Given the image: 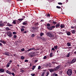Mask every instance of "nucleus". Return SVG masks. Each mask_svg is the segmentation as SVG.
I'll return each instance as SVG.
<instances>
[{
    "instance_id": "7ed1b4c3",
    "label": "nucleus",
    "mask_w": 76,
    "mask_h": 76,
    "mask_svg": "<svg viewBox=\"0 0 76 76\" xmlns=\"http://www.w3.org/2000/svg\"><path fill=\"white\" fill-rule=\"evenodd\" d=\"M29 54L30 57H35L36 56V53L35 52H30Z\"/></svg>"
},
{
    "instance_id": "338daca9",
    "label": "nucleus",
    "mask_w": 76,
    "mask_h": 76,
    "mask_svg": "<svg viewBox=\"0 0 76 76\" xmlns=\"http://www.w3.org/2000/svg\"><path fill=\"white\" fill-rule=\"evenodd\" d=\"M3 40H0V42H3Z\"/></svg>"
},
{
    "instance_id": "f8f14e48",
    "label": "nucleus",
    "mask_w": 76,
    "mask_h": 76,
    "mask_svg": "<svg viewBox=\"0 0 76 76\" xmlns=\"http://www.w3.org/2000/svg\"><path fill=\"white\" fill-rule=\"evenodd\" d=\"M46 26H47V28L48 30V28H50V24L49 23H48L47 24Z\"/></svg>"
},
{
    "instance_id": "a878e982",
    "label": "nucleus",
    "mask_w": 76,
    "mask_h": 76,
    "mask_svg": "<svg viewBox=\"0 0 76 76\" xmlns=\"http://www.w3.org/2000/svg\"><path fill=\"white\" fill-rule=\"evenodd\" d=\"M70 53L69 52L68 53L67 55L66 56L67 57H70Z\"/></svg>"
},
{
    "instance_id": "cd10ccee",
    "label": "nucleus",
    "mask_w": 76,
    "mask_h": 76,
    "mask_svg": "<svg viewBox=\"0 0 76 76\" xmlns=\"http://www.w3.org/2000/svg\"><path fill=\"white\" fill-rule=\"evenodd\" d=\"M13 38L15 39H16V38H17V36L16 35H14Z\"/></svg>"
},
{
    "instance_id": "4c0bfd02",
    "label": "nucleus",
    "mask_w": 76,
    "mask_h": 76,
    "mask_svg": "<svg viewBox=\"0 0 76 76\" xmlns=\"http://www.w3.org/2000/svg\"><path fill=\"white\" fill-rule=\"evenodd\" d=\"M36 26H38L39 25V23L38 22H37L35 24Z\"/></svg>"
},
{
    "instance_id": "a19ab883",
    "label": "nucleus",
    "mask_w": 76,
    "mask_h": 76,
    "mask_svg": "<svg viewBox=\"0 0 76 76\" xmlns=\"http://www.w3.org/2000/svg\"><path fill=\"white\" fill-rule=\"evenodd\" d=\"M50 66V63L48 64L47 65H46V67H48V66Z\"/></svg>"
},
{
    "instance_id": "bf43d9fd",
    "label": "nucleus",
    "mask_w": 76,
    "mask_h": 76,
    "mask_svg": "<svg viewBox=\"0 0 76 76\" xmlns=\"http://www.w3.org/2000/svg\"><path fill=\"white\" fill-rule=\"evenodd\" d=\"M9 62H9V63H12V60H10V61H9Z\"/></svg>"
},
{
    "instance_id": "2f4dec72",
    "label": "nucleus",
    "mask_w": 76,
    "mask_h": 76,
    "mask_svg": "<svg viewBox=\"0 0 76 76\" xmlns=\"http://www.w3.org/2000/svg\"><path fill=\"white\" fill-rule=\"evenodd\" d=\"M45 72H43L41 74V76H44V75H45Z\"/></svg>"
},
{
    "instance_id": "4d7b16f0",
    "label": "nucleus",
    "mask_w": 76,
    "mask_h": 76,
    "mask_svg": "<svg viewBox=\"0 0 76 76\" xmlns=\"http://www.w3.org/2000/svg\"><path fill=\"white\" fill-rule=\"evenodd\" d=\"M48 17H50V15L49 14H48L47 15Z\"/></svg>"
},
{
    "instance_id": "4be33fe9",
    "label": "nucleus",
    "mask_w": 76,
    "mask_h": 76,
    "mask_svg": "<svg viewBox=\"0 0 76 76\" xmlns=\"http://www.w3.org/2000/svg\"><path fill=\"white\" fill-rule=\"evenodd\" d=\"M6 31H10L11 30V29L8 27H6Z\"/></svg>"
},
{
    "instance_id": "6ab92c4d",
    "label": "nucleus",
    "mask_w": 76,
    "mask_h": 76,
    "mask_svg": "<svg viewBox=\"0 0 76 76\" xmlns=\"http://www.w3.org/2000/svg\"><path fill=\"white\" fill-rule=\"evenodd\" d=\"M67 35H68L69 36L70 35H71V33L70 31H69L66 33Z\"/></svg>"
},
{
    "instance_id": "412c9836",
    "label": "nucleus",
    "mask_w": 76,
    "mask_h": 76,
    "mask_svg": "<svg viewBox=\"0 0 76 76\" xmlns=\"http://www.w3.org/2000/svg\"><path fill=\"white\" fill-rule=\"evenodd\" d=\"M32 29H33V30H34V32H36L35 31V30H36V29H37L36 27H33Z\"/></svg>"
},
{
    "instance_id": "6e6552de",
    "label": "nucleus",
    "mask_w": 76,
    "mask_h": 76,
    "mask_svg": "<svg viewBox=\"0 0 76 76\" xmlns=\"http://www.w3.org/2000/svg\"><path fill=\"white\" fill-rule=\"evenodd\" d=\"M4 26V23H3L2 21H0V27H3Z\"/></svg>"
},
{
    "instance_id": "0eeeda50",
    "label": "nucleus",
    "mask_w": 76,
    "mask_h": 76,
    "mask_svg": "<svg viewBox=\"0 0 76 76\" xmlns=\"http://www.w3.org/2000/svg\"><path fill=\"white\" fill-rule=\"evenodd\" d=\"M4 55H6V56H10V53L9 52H5L3 54Z\"/></svg>"
},
{
    "instance_id": "8fccbe9b",
    "label": "nucleus",
    "mask_w": 76,
    "mask_h": 76,
    "mask_svg": "<svg viewBox=\"0 0 76 76\" xmlns=\"http://www.w3.org/2000/svg\"><path fill=\"white\" fill-rule=\"evenodd\" d=\"M2 43H3V44H5L6 43V42L4 41H3L2 42Z\"/></svg>"
},
{
    "instance_id": "9d476101",
    "label": "nucleus",
    "mask_w": 76,
    "mask_h": 76,
    "mask_svg": "<svg viewBox=\"0 0 76 76\" xmlns=\"http://www.w3.org/2000/svg\"><path fill=\"white\" fill-rule=\"evenodd\" d=\"M49 71L50 72H56V70L54 68V69H50L49 70Z\"/></svg>"
},
{
    "instance_id": "7c9ffc66",
    "label": "nucleus",
    "mask_w": 76,
    "mask_h": 76,
    "mask_svg": "<svg viewBox=\"0 0 76 76\" xmlns=\"http://www.w3.org/2000/svg\"><path fill=\"white\" fill-rule=\"evenodd\" d=\"M35 67H36V66H32V69H33V70H34V69H35Z\"/></svg>"
},
{
    "instance_id": "ddd939ff",
    "label": "nucleus",
    "mask_w": 76,
    "mask_h": 76,
    "mask_svg": "<svg viewBox=\"0 0 76 76\" xmlns=\"http://www.w3.org/2000/svg\"><path fill=\"white\" fill-rule=\"evenodd\" d=\"M23 25H28V22L27 21H25L23 23Z\"/></svg>"
},
{
    "instance_id": "f3484780",
    "label": "nucleus",
    "mask_w": 76,
    "mask_h": 76,
    "mask_svg": "<svg viewBox=\"0 0 76 76\" xmlns=\"http://www.w3.org/2000/svg\"><path fill=\"white\" fill-rule=\"evenodd\" d=\"M0 72L1 73H3L4 72V70L3 69L1 68L0 69Z\"/></svg>"
},
{
    "instance_id": "c03bdc74",
    "label": "nucleus",
    "mask_w": 76,
    "mask_h": 76,
    "mask_svg": "<svg viewBox=\"0 0 76 76\" xmlns=\"http://www.w3.org/2000/svg\"><path fill=\"white\" fill-rule=\"evenodd\" d=\"M52 63L53 64H55V63H56V64H57V63L56 62H55L54 61H53L52 62Z\"/></svg>"
},
{
    "instance_id": "72a5a7b5",
    "label": "nucleus",
    "mask_w": 76,
    "mask_h": 76,
    "mask_svg": "<svg viewBox=\"0 0 76 76\" xmlns=\"http://www.w3.org/2000/svg\"><path fill=\"white\" fill-rule=\"evenodd\" d=\"M44 34L43 33H41L40 34V35L41 37H42L43 35H44Z\"/></svg>"
},
{
    "instance_id": "a211bd4d",
    "label": "nucleus",
    "mask_w": 76,
    "mask_h": 76,
    "mask_svg": "<svg viewBox=\"0 0 76 76\" xmlns=\"http://www.w3.org/2000/svg\"><path fill=\"white\" fill-rule=\"evenodd\" d=\"M71 32L72 33V34H75L76 32L75 31V30H71Z\"/></svg>"
},
{
    "instance_id": "dca6fc26",
    "label": "nucleus",
    "mask_w": 76,
    "mask_h": 76,
    "mask_svg": "<svg viewBox=\"0 0 76 76\" xmlns=\"http://www.w3.org/2000/svg\"><path fill=\"white\" fill-rule=\"evenodd\" d=\"M10 64H11V63L9 62H8L6 65V67H9L10 66Z\"/></svg>"
},
{
    "instance_id": "79ce46f5",
    "label": "nucleus",
    "mask_w": 76,
    "mask_h": 76,
    "mask_svg": "<svg viewBox=\"0 0 76 76\" xmlns=\"http://www.w3.org/2000/svg\"><path fill=\"white\" fill-rule=\"evenodd\" d=\"M53 24L54 25H56V24L57 23V22H56L53 21Z\"/></svg>"
},
{
    "instance_id": "5701e85b",
    "label": "nucleus",
    "mask_w": 76,
    "mask_h": 76,
    "mask_svg": "<svg viewBox=\"0 0 76 76\" xmlns=\"http://www.w3.org/2000/svg\"><path fill=\"white\" fill-rule=\"evenodd\" d=\"M53 53H50L49 55V56L50 57H52V56H53Z\"/></svg>"
},
{
    "instance_id": "f704fd0d",
    "label": "nucleus",
    "mask_w": 76,
    "mask_h": 76,
    "mask_svg": "<svg viewBox=\"0 0 76 76\" xmlns=\"http://www.w3.org/2000/svg\"><path fill=\"white\" fill-rule=\"evenodd\" d=\"M12 71L14 72H16V69L15 68H13L12 69Z\"/></svg>"
},
{
    "instance_id": "3c124183",
    "label": "nucleus",
    "mask_w": 76,
    "mask_h": 76,
    "mask_svg": "<svg viewBox=\"0 0 76 76\" xmlns=\"http://www.w3.org/2000/svg\"><path fill=\"white\" fill-rule=\"evenodd\" d=\"M46 58H47V56H44V57H43L44 59L45 60V59H46Z\"/></svg>"
},
{
    "instance_id": "b1692460",
    "label": "nucleus",
    "mask_w": 76,
    "mask_h": 76,
    "mask_svg": "<svg viewBox=\"0 0 76 76\" xmlns=\"http://www.w3.org/2000/svg\"><path fill=\"white\" fill-rule=\"evenodd\" d=\"M20 72H22V73H23V72H25V71L24 70L22 69H20Z\"/></svg>"
},
{
    "instance_id": "f03ea898",
    "label": "nucleus",
    "mask_w": 76,
    "mask_h": 76,
    "mask_svg": "<svg viewBox=\"0 0 76 76\" xmlns=\"http://www.w3.org/2000/svg\"><path fill=\"white\" fill-rule=\"evenodd\" d=\"M66 73L68 76H71L72 75V70L70 69H68L66 72Z\"/></svg>"
},
{
    "instance_id": "69168bd1",
    "label": "nucleus",
    "mask_w": 76,
    "mask_h": 76,
    "mask_svg": "<svg viewBox=\"0 0 76 76\" xmlns=\"http://www.w3.org/2000/svg\"><path fill=\"white\" fill-rule=\"evenodd\" d=\"M23 33L24 34H26L27 33L26 31H24Z\"/></svg>"
},
{
    "instance_id": "aec40b11",
    "label": "nucleus",
    "mask_w": 76,
    "mask_h": 76,
    "mask_svg": "<svg viewBox=\"0 0 76 76\" xmlns=\"http://www.w3.org/2000/svg\"><path fill=\"white\" fill-rule=\"evenodd\" d=\"M7 25L8 26H13V25L10 24V23H7Z\"/></svg>"
},
{
    "instance_id": "bb28decb",
    "label": "nucleus",
    "mask_w": 76,
    "mask_h": 76,
    "mask_svg": "<svg viewBox=\"0 0 76 76\" xmlns=\"http://www.w3.org/2000/svg\"><path fill=\"white\" fill-rule=\"evenodd\" d=\"M21 60H24L25 59V57L23 56H22L21 57Z\"/></svg>"
},
{
    "instance_id": "de8ad7c7",
    "label": "nucleus",
    "mask_w": 76,
    "mask_h": 76,
    "mask_svg": "<svg viewBox=\"0 0 76 76\" xmlns=\"http://www.w3.org/2000/svg\"><path fill=\"white\" fill-rule=\"evenodd\" d=\"M16 34H17V33H16V32H13V35H16Z\"/></svg>"
},
{
    "instance_id": "0e129e2a",
    "label": "nucleus",
    "mask_w": 76,
    "mask_h": 76,
    "mask_svg": "<svg viewBox=\"0 0 76 76\" xmlns=\"http://www.w3.org/2000/svg\"><path fill=\"white\" fill-rule=\"evenodd\" d=\"M71 28H72V29H74V26H71Z\"/></svg>"
},
{
    "instance_id": "ea45409f",
    "label": "nucleus",
    "mask_w": 76,
    "mask_h": 76,
    "mask_svg": "<svg viewBox=\"0 0 76 76\" xmlns=\"http://www.w3.org/2000/svg\"><path fill=\"white\" fill-rule=\"evenodd\" d=\"M31 50H35V48H30Z\"/></svg>"
},
{
    "instance_id": "a18cd8bd",
    "label": "nucleus",
    "mask_w": 76,
    "mask_h": 76,
    "mask_svg": "<svg viewBox=\"0 0 76 76\" xmlns=\"http://www.w3.org/2000/svg\"><path fill=\"white\" fill-rule=\"evenodd\" d=\"M58 4H59L60 5H62V4H63L61 2H58Z\"/></svg>"
},
{
    "instance_id": "37998d69",
    "label": "nucleus",
    "mask_w": 76,
    "mask_h": 76,
    "mask_svg": "<svg viewBox=\"0 0 76 76\" xmlns=\"http://www.w3.org/2000/svg\"><path fill=\"white\" fill-rule=\"evenodd\" d=\"M31 76H35V74H33V73H32L31 74Z\"/></svg>"
},
{
    "instance_id": "20e7f679",
    "label": "nucleus",
    "mask_w": 76,
    "mask_h": 76,
    "mask_svg": "<svg viewBox=\"0 0 76 76\" xmlns=\"http://www.w3.org/2000/svg\"><path fill=\"white\" fill-rule=\"evenodd\" d=\"M7 36L10 37H12V33L10 31H8L7 33Z\"/></svg>"
},
{
    "instance_id": "4468645a",
    "label": "nucleus",
    "mask_w": 76,
    "mask_h": 76,
    "mask_svg": "<svg viewBox=\"0 0 76 76\" xmlns=\"http://www.w3.org/2000/svg\"><path fill=\"white\" fill-rule=\"evenodd\" d=\"M60 26V24L58 23L56 24V28H58V27L59 28V27Z\"/></svg>"
},
{
    "instance_id": "052dcab7",
    "label": "nucleus",
    "mask_w": 76,
    "mask_h": 76,
    "mask_svg": "<svg viewBox=\"0 0 76 76\" xmlns=\"http://www.w3.org/2000/svg\"><path fill=\"white\" fill-rule=\"evenodd\" d=\"M40 22H44V20L43 19H42L40 21Z\"/></svg>"
},
{
    "instance_id": "423d86ee",
    "label": "nucleus",
    "mask_w": 76,
    "mask_h": 76,
    "mask_svg": "<svg viewBox=\"0 0 76 76\" xmlns=\"http://www.w3.org/2000/svg\"><path fill=\"white\" fill-rule=\"evenodd\" d=\"M76 61V58H74L72 60V61H71L70 63V64H73V63H75Z\"/></svg>"
},
{
    "instance_id": "6e6d98bb",
    "label": "nucleus",
    "mask_w": 76,
    "mask_h": 76,
    "mask_svg": "<svg viewBox=\"0 0 76 76\" xmlns=\"http://www.w3.org/2000/svg\"><path fill=\"white\" fill-rule=\"evenodd\" d=\"M38 69V70H39V69H41V66H39Z\"/></svg>"
},
{
    "instance_id": "39448f33",
    "label": "nucleus",
    "mask_w": 76,
    "mask_h": 76,
    "mask_svg": "<svg viewBox=\"0 0 76 76\" xmlns=\"http://www.w3.org/2000/svg\"><path fill=\"white\" fill-rule=\"evenodd\" d=\"M56 28L55 26H52L50 27V28H48V30H49V31H52V30H53L54 28Z\"/></svg>"
},
{
    "instance_id": "c85d7f7f",
    "label": "nucleus",
    "mask_w": 76,
    "mask_h": 76,
    "mask_svg": "<svg viewBox=\"0 0 76 76\" xmlns=\"http://www.w3.org/2000/svg\"><path fill=\"white\" fill-rule=\"evenodd\" d=\"M23 19H24L23 18H20L18 19V20H19V21H22Z\"/></svg>"
},
{
    "instance_id": "f257e3e1",
    "label": "nucleus",
    "mask_w": 76,
    "mask_h": 76,
    "mask_svg": "<svg viewBox=\"0 0 76 76\" xmlns=\"http://www.w3.org/2000/svg\"><path fill=\"white\" fill-rule=\"evenodd\" d=\"M46 34L49 37H50L51 38L53 37V39H54V34H53L48 32H47Z\"/></svg>"
},
{
    "instance_id": "c9c22d12",
    "label": "nucleus",
    "mask_w": 76,
    "mask_h": 76,
    "mask_svg": "<svg viewBox=\"0 0 76 76\" xmlns=\"http://www.w3.org/2000/svg\"><path fill=\"white\" fill-rule=\"evenodd\" d=\"M12 23H13V24H14V25H15V24H16V21L15 20H14Z\"/></svg>"
},
{
    "instance_id": "49530a36",
    "label": "nucleus",
    "mask_w": 76,
    "mask_h": 76,
    "mask_svg": "<svg viewBox=\"0 0 76 76\" xmlns=\"http://www.w3.org/2000/svg\"><path fill=\"white\" fill-rule=\"evenodd\" d=\"M21 50L23 52L24 51H25V49H24V48H22Z\"/></svg>"
},
{
    "instance_id": "e2e57ef3",
    "label": "nucleus",
    "mask_w": 76,
    "mask_h": 76,
    "mask_svg": "<svg viewBox=\"0 0 76 76\" xmlns=\"http://www.w3.org/2000/svg\"><path fill=\"white\" fill-rule=\"evenodd\" d=\"M22 28H25V27L24 26H23L22 27Z\"/></svg>"
},
{
    "instance_id": "473e14b6",
    "label": "nucleus",
    "mask_w": 76,
    "mask_h": 76,
    "mask_svg": "<svg viewBox=\"0 0 76 76\" xmlns=\"http://www.w3.org/2000/svg\"><path fill=\"white\" fill-rule=\"evenodd\" d=\"M54 48L56 49H57V48H58V46H55L54 47Z\"/></svg>"
},
{
    "instance_id": "e433bc0d",
    "label": "nucleus",
    "mask_w": 76,
    "mask_h": 76,
    "mask_svg": "<svg viewBox=\"0 0 76 76\" xmlns=\"http://www.w3.org/2000/svg\"><path fill=\"white\" fill-rule=\"evenodd\" d=\"M34 37H35V34H33L31 36V37L33 38Z\"/></svg>"
},
{
    "instance_id": "864d4df0",
    "label": "nucleus",
    "mask_w": 76,
    "mask_h": 76,
    "mask_svg": "<svg viewBox=\"0 0 76 76\" xmlns=\"http://www.w3.org/2000/svg\"><path fill=\"white\" fill-rule=\"evenodd\" d=\"M55 51V49H54V48H52L51 51Z\"/></svg>"
},
{
    "instance_id": "1a4fd4ad",
    "label": "nucleus",
    "mask_w": 76,
    "mask_h": 76,
    "mask_svg": "<svg viewBox=\"0 0 76 76\" xmlns=\"http://www.w3.org/2000/svg\"><path fill=\"white\" fill-rule=\"evenodd\" d=\"M60 67V66L59 65L57 66H56V68H55V71H56L58 69H59Z\"/></svg>"
},
{
    "instance_id": "9b49d317",
    "label": "nucleus",
    "mask_w": 76,
    "mask_h": 76,
    "mask_svg": "<svg viewBox=\"0 0 76 76\" xmlns=\"http://www.w3.org/2000/svg\"><path fill=\"white\" fill-rule=\"evenodd\" d=\"M60 26L61 28H63L65 27V25H64V24H61L60 25Z\"/></svg>"
},
{
    "instance_id": "680f3d73",
    "label": "nucleus",
    "mask_w": 76,
    "mask_h": 76,
    "mask_svg": "<svg viewBox=\"0 0 76 76\" xmlns=\"http://www.w3.org/2000/svg\"><path fill=\"white\" fill-rule=\"evenodd\" d=\"M31 48H30L29 49H28V50H27V51H31Z\"/></svg>"
},
{
    "instance_id": "393cba45",
    "label": "nucleus",
    "mask_w": 76,
    "mask_h": 76,
    "mask_svg": "<svg viewBox=\"0 0 76 76\" xmlns=\"http://www.w3.org/2000/svg\"><path fill=\"white\" fill-rule=\"evenodd\" d=\"M49 73H50V72H49V71H47L46 72V76H48V75H49Z\"/></svg>"
},
{
    "instance_id": "13d9d810",
    "label": "nucleus",
    "mask_w": 76,
    "mask_h": 76,
    "mask_svg": "<svg viewBox=\"0 0 76 76\" xmlns=\"http://www.w3.org/2000/svg\"><path fill=\"white\" fill-rule=\"evenodd\" d=\"M3 44H2V43H1L0 42V46H1V47H2L3 46Z\"/></svg>"
},
{
    "instance_id": "c756f323",
    "label": "nucleus",
    "mask_w": 76,
    "mask_h": 76,
    "mask_svg": "<svg viewBox=\"0 0 76 76\" xmlns=\"http://www.w3.org/2000/svg\"><path fill=\"white\" fill-rule=\"evenodd\" d=\"M67 45L69 47L70 46H71V44L70 43H69V42L67 43Z\"/></svg>"
},
{
    "instance_id": "09e8293b",
    "label": "nucleus",
    "mask_w": 76,
    "mask_h": 76,
    "mask_svg": "<svg viewBox=\"0 0 76 76\" xmlns=\"http://www.w3.org/2000/svg\"><path fill=\"white\" fill-rule=\"evenodd\" d=\"M28 61H29L27 59L26 60L24 61L25 62H26V63H28Z\"/></svg>"
},
{
    "instance_id": "5fc2aeb1",
    "label": "nucleus",
    "mask_w": 76,
    "mask_h": 76,
    "mask_svg": "<svg viewBox=\"0 0 76 76\" xmlns=\"http://www.w3.org/2000/svg\"><path fill=\"white\" fill-rule=\"evenodd\" d=\"M11 75H13V76H15V73H14V72H12V73H11Z\"/></svg>"
},
{
    "instance_id": "2eb2a0df",
    "label": "nucleus",
    "mask_w": 76,
    "mask_h": 76,
    "mask_svg": "<svg viewBox=\"0 0 76 76\" xmlns=\"http://www.w3.org/2000/svg\"><path fill=\"white\" fill-rule=\"evenodd\" d=\"M6 73H8V74H9L10 75H11L12 73V72H11L9 71L8 70H7L6 71Z\"/></svg>"
},
{
    "instance_id": "603ef678",
    "label": "nucleus",
    "mask_w": 76,
    "mask_h": 76,
    "mask_svg": "<svg viewBox=\"0 0 76 76\" xmlns=\"http://www.w3.org/2000/svg\"><path fill=\"white\" fill-rule=\"evenodd\" d=\"M57 8V9H61V7H59L58 6H57L56 7Z\"/></svg>"
},
{
    "instance_id": "774afa93",
    "label": "nucleus",
    "mask_w": 76,
    "mask_h": 76,
    "mask_svg": "<svg viewBox=\"0 0 76 76\" xmlns=\"http://www.w3.org/2000/svg\"><path fill=\"white\" fill-rule=\"evenodd\" d=\"M74 72H75V73H76V70H74Z\"/></svg>"
},
{
    "instance_id": "58836bf2",
    "label": "nucleus",
    "mask_w": 76,
    "mask_h": 76,
    "mask_svg": "<svg viewBox=\"0 0 76 76\" xmlns=\"http://www.w3.org/2000/svg\"><path fill=\"white\" fill-rule=\"evenodd\" d=\"M24 31H25V29L24 28H21V32H23Z\"/></svg>"
}]
</instances>
